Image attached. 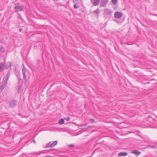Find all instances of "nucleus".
Listing matches in <instances>:
<instances>
[{
    "label": "nucleus",
    "instance_id": "1",
    "mask_svg": "<svg viewBox=\"0 0 157 157\" xmlns=\"http://www.w3.org/2000/svg\"><path fill=\"white\" fill-rule=\"evenodd\" d=\"M10 73L9 72L8 73L6 76L5 77H4L3 78V81L4 82V84L2 85L0 87V91L2 92L4 88L5 85L6 84L7 81L10 77Z\"/></svg>",
    "mask_w": 157,
    "mask_h": 157
},
{
    "label": "nucleus",
    "instance_id": "10",
    "mask_svg": "<svg viewBox=\"0 0 157 157\" xmlns=\"http://www.w3.org/2000/svg\"><path fill=\"white\" fill-rule=\"evenodd\" d=\"M100 2V0H91V2L94 6L98 5Z\"/></svg>",
    "mask_w": 157,
    "mask_h": 157
},
{
    "label": "nucleus",
    "instance_id": "6",
    "mask_svg": "<svg viewBox=\"0 0 157 157\" xmlns=\"http://www.w3.org/2000/svg\"><path fill=\"white\" fill-rule=\"evenodd\" d=\"M122 14L121 12L117 11L114 13V17L116 18H120L121 17Z\"/></svg>",
    "mask_w": 157,
    "mask_h": 157
},
{
    "label": "nucleus",
    "instance_id": "11",
    "mask_svg": "<svg viewBox=\"0 0 157 157\" xmlns=\"http://www.w3.org/2000/svg\"><path fill=\"white\" fill-rule=\"evenodd\" d=\"M100 12V10L98 8H97L93 12V13L95 15H96L97 16V17L98 18Z\"/></svg>",
    "mask_w": 157,
    "mask_h": 157
},
{
    "label": "nucleus",
    "instance_id": "4",
    "mask_svg": "<svg viewBox=\"0 0 157 157\" xmlns=\"http://www.w3.org/2000/svg\"><path fill=\"white\" fill-rule=\"evenodd\" d=\"M15 5L14 9L16 10V11H21L23 10L22 6H20L18 4H15Z\"/></svg>",
    "mask_w": 157,
    "mask_h": 157
},
{
    "label": "nucleus",
    "instance_id": "8",
    "mask_svg": "<svg viewBox=\"0 0 157 157\" xmlns=\"http://www.w3.org/2000/svg\"><path fill=\"white\" fill-rule=\"evenodd\" d=\"M109 2V0H101L100 5L102 7H104L107 5Z\"/></svg>",
    "mask_w": 157,
    "mask_h": 157
},
{
    "label": "nucleus",
    "instance_id": "27",
    "mask_svg": "<svg viewBox=\"0 0 157 157\" xmlns=\"http://www.w3.org/2000/svg\"><path fill=\"white\" fill-rule=\"evenodd\" d=\"M22 30V29H19V31H20V32H21V31Z\"/></svg>",
    "mask_w": 157,
    "mask_h": 157
},
{
    "label": "nucleus",
    "instance_id": "26",
    "mask_svg": "<svg viewBox=\"0 0 157 157\" xmlns=\"http://www.w3.org/2000/svg\"><path fill=\"white\" fill-rule=\"evenodd\" d=\"M45 157H51V156L50 155H47V156H46Z\"/></svg>",
    "mask_w": 157,
    "mask_h": 157
},
{
    "label": "nucleus",
    "instance_id": "14",
    "mask_svg": "<svg viewBox=\"0 0 157 157\" xmlns=\"http://www.w3.org/2000/svg\"><path fill=\"white\" fill-rule=\"evenodd\" d=\"M4 68V64L3 63H0V72L2 71Z\"/></svg>",
    "mask_w": 157,
    "mask_h": 157
},
{
    "label": "nucleus",
    "instance_id": "18",
    "mask_svg": "<svg viewBox=\"0 0 157 157\" xmlns=\"http://www.w3.org/2000/svg\"><path fill=\"white\" fill-rule=\"evenodd\" d=\"M5 51V49L4 48L0 46V52H4Z\"/></svg>",
    "mask_w": 157,
    "mask_h": 157
},
{
    "label": "nucleus",
    "instance_id": "19",
    "mask_svg": "<svg viewBox=\"0 0 157 157\" xmlns=\"http://www.w3.org/2000/svg\"><path fill=\"white\" fill-rule=\"evenodd\" d=\"M117 2V0H112V2L113 4L115 5Z\"/></svg>",
    "mask_w": 157,
    "mask_h": 157
},
{
    "label": "nucleus",
    "instance_id": "15",
    "mask_svg": "<svg viewBox=\"0 0 157 157\" xmlns=\"http://www.w3.org/2000/svg\"><path fill=\"white\" fill-rule=\"evenodd\" d=\"M11 63L10 62H8L7 63L6 66V68L7 69H9V68L11 67Z\"/></svg>",
    "mask_w": 157,
    "mask_h": 157
},
{
    "label": "nucleus",
    "instance_id": "16",
    "mask_svg": "<svg viewBox=\"0 0 157 157\" xmlns=\"http://www.w3.org/2000/svg\"><path fill=\"white\" fill-rule=\"evenodd\" d=\"M78 3H74V8L76 9L79 8V6L78 5Z\"/></svg>",
    "mask_w": 157,
    "mask_h": 157
},
{
    "label": "nucleus",
    "instance_id": "28",
    "mask_svg": "<svg viewBox=\"0 0 157 157\" xmlns=\"http://www.w3.org/2000/svg\"><path fill=\"white\" fill-rule=\"evenodd\" d=\"M33 142L35 144L36 143L35 141V140H33Z\"/></svg>",
    "mask_w": 157,
    "mask_h": 157
},
{
    "label": "nucleus",
    "instance_id": "13",
    "mask_svg": "<svg viewBox=\"0 0 157 157\" xmlns=\"http://www.w3.org/2000/svg\"><path fill=\"white\" fill-rule=\"evenodd\" d=\"M127 155V153L125 152H121L119 153L118 156H126Z\"/></svg>",
    "mask_w": 157,
    "mask_h": 157
},
{
    "label": "nucleus",
    "instance_id": "21",
    "mask_svg": "<svg viewBox=\"0 0 157 157\" xmlns=\"http://www.w3.org/2000/svg\"><path fill=\"white\" fill-rule=\"evenodd\" d=\"M64 120L67 121H68L70 120V118L69 117L65 118Z\"/></svg>",
    "mask_w": 157,
    "mask_h": 157
},
{
    "label": "nucleus",
    "instance_id": "17",
    "mask_svg": "<svg viewBox=\"0 0 157 157\" xmlns=\"http://www.w3.org/2000/svg\"><path fill=\"white\" fill-rule=\"evenodd\" d=\"M64 120L63 118H62L60 120L59 123L60 124H62L64 123Z\"/></svg>",
    "mask_w": 157,
    "mask_h": 157
},
{
    "label": "nucleus",
    "instance_id": "29",
    "mask_svg": "<svg viewBox=\"0 0 157 157\" xmlns=\"http://www.w3.org/2000/svg\"><path fill=\"white\" fill-rule=\"evenodd\" d=\"M80 0V2H82V0Z\"/></svg>",
    "mask_w": 157,
    "mask_h": 157
},
{
    "label": "nucleus",
    "instance_id": "12",
    "mask_svg": "<svg viewBox=\"0 0 157 157\" xmlns=\"http://www.w3.org/2000/svg\"><path fill=\"white\" fill-rule=\"evenodd\" d=\"M131 153H133L135 155L138 156L140 154L141 152L137 150H134L133 151H132L131 152Z\"/></svg>",
    "mask_w": 157,
    "mask_h": 157
},
{
    "label": "nucleus",
    "instance_id": "9",
    "mask_svg": "<svg viewBox=\"0 0 157 157\" xmlns=\"http://www.w3.org/2000/svg\"><path fill=\"white\" fill-rule=\"evenodd\" d=\"M17 101L15 100H12L9 103L10 106L11 107H13L16 105Z\"/></svg>",
    "mask_w": 157,
    "mask_h": 157
},
{
    "label": "nucleus",
    "instance_id": "20",
    "mask_svg": "<svg viewBox=\"0 0 157 157\" xmlns=\"http://www.w3.org/2000/svg\"><path fill=\"white\" fill-rule=\"evenodd\" d=\"M73 2L74 3H79V0H72Z\"/></svg>",
    "mask_w": 157,
    "mask_h": 157
},
{
    "label": "nucleus",
    "instance_id": "3",
    "mask_svg": "<svg viewBox=\"0 0 157 157\" xmlns=\"http://www.w3.org/2000/svg\"><path fill=\"white\" fill-rule=\"evenodd\" d=\"M22 66H23L22 71L23 79L24 80L26 81L27 80V77L26 73L27 72V70L24 67V65L23 64L22 65Z\"/></svg>",
    "mask_w": 157,
    "mask_h": 157
},
{
    "label": "nucleus",
    "instance_id": "22",
    "mask_svg": "<svg viewBox=\"0 0 157 157\" xmlns=\"http://www.w3.org/2000/svg\"><path fill=\"white\" fill-rule=\"evenodd\" d=\"M19 76H17V77L18 79V81H20L21 80V79L20 78V75H19Z\"/></svg>",
    "mask_w": 157,
    "mask_h": 157
},
{
    "label": "nucleus",
    "instance_id": "2",
    "mask_svg": "<svg viewBox=\"0 0 157 157\" xmlns=\"http://www.w3.org/2000/svg\"><path fill=\"white\" fill-rule=\"evenodd\" d=\"M46 151H42L34 153H29L26 155L27 157H37L36 155H39L41 153H47Z\"/></svg>",
    "mask_w": 157,
    "mask_h": 157
},
{
    "label": "nucleus",
    "instance_id": "24",
    "mask_svg": "<svg viewBox=\"0 0 157 157\" xmlns=\"http://www.w3.org/2000/svg\"><path fill=\"white\" fill-rule=\"evenodd\" d=\"M151 147H153V148H157V145L151 146Z\"/></svg>",
    "mask_w": 157,
    "mask_h": 157
},
{
    "label": "nucleus",
    "instance_id": "7",
    "mask_svg": "<svg viewBox=\"0 0 157 157\" xmlns=\"http://www.w3.org/2000/svg\"><path fill=\"white\" fill-rule=\"evenodd\" d=\"M57 141H55L54 142H50L48 143L47 144V147H50L54 146L57 144Z\"/></svg>",
    "mask_w": 157,
    "mask_h": 157
},
{
    "label": "nucleus",
    "instance_id": "25",
    "mask_svg": "<svg viewBox=\"0 0 157 157\" xmlns=\"http://www.w3.org/2000/svg\"><path fill=\"white\" fill-rule=\"evenodd\" d=\"M90 121L92 122H94V120L93 119H90Z\"/></svg>",
    "mask_w": 157,
    "mask_h": 157
},
{
    "label": "nucleus",
    "instance_id": "5",
    "mask_svg": "<svg viewBox=\"0 0 157 157\" xmlns=\"http://www.w3.org/2000/svg\"><path fill=\"white\" fill-rule=\"evenodd\" d=\"M112 12L111 10L109 9L106 8L104 10V14L106 15H110Z\"/></svg>",
    "mask_w": 157,
    "mask_h": 157
},
{
    "label": "nucleus",
    "instance_id": "23",
    "mask_svg": "<svg viewBox=\"0 0 157 157\" xmlns=\"http://www.w3.org/2000/svg\"><path fill=\"white\" fill-rule=\"evenodd\" d=\"M68 146L72 148L74 147V145L72 144H70L68 145Z\"/></svg>",
    "mask_w": 157,
    "mask_h": 157
}]
</instances>
